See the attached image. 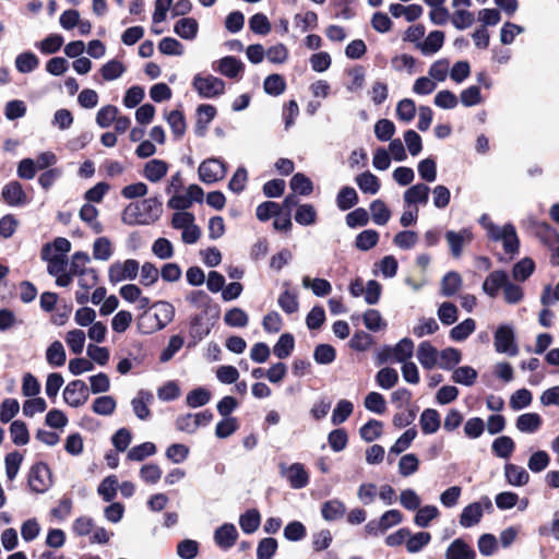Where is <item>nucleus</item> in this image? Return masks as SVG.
I'll use <instances>...</instances> for the list:
<instances>
[{"instance_id": "17", "label": "nucleus", "mask_w": 559, "mask_h": 559, "mask_svg": "<svg viewBox=\"0 0 559 559\" xmlns=\"http://www.w3.org/2000/svg\"><path fill=\"white\" fill-rule=\"evenodd\" d=\"M238 532L233 523H224L214 532V542L222 549H229L235 545Z\"/></svg>"}, {"instance_id": "13", "label": "nucleus", "mask_w": 559, "mask_h": 559, "mask_svg": "<svg viewBox=\"0 0 559 559\" xmlns=\"http://www.w3.org/2000/svg\"><path fill=\"white\" fill-rule=\"evenodd\" d=\"M1 197L9 206H22L27 202V195L22 183L16 180L4 185L1 190Z\"/></svg>"}, {"instance_id": "62", "label": "nucleus", "mask_w": 559, "mask_h": 559, "mask_svg": "<svg viewBox=\"0 0 559 559\" xmlns=\"http://www.w3.org/2000/svg\"><path fill=\"white\" fill-rule=\"evenodd\" d=\"M166 120L171 129V132L175 138L179 139L181 138L187 129V122L185 115L179 109L171 110L167 117Z\"/></svg>"}, {"instance_id": "33", "label": "nucleus", "mask_w": 559, "mask_h": 559, "mask_svg": "<svg viewBox=\"0 0 559 559\" xmlns=\"http://www.w3.org/2000/svg\"><path fill=\"white\" fill-rule=\"evenodd\" d=\"M491 450L497 457L508 460L515 450V442L509 436H500L492 441Z\"/></svg>"}, {"instance_id": "22", "label": "nucleus", "mask_w": 559, "mask_h": 559, "mask_svg": "<svg viewBox=\"0 0 559 559\" xmlns=\"http://www.w3.org/2000/svg\"><path fill=\"white\" fill-rule=\"evenodd\" d=\"M438 357H440V353L429 341H424L418 345L417 359L424 369H432L438 362Z\"/></svg>"}, {"instance_id": "21", "label": "nucleus", "mask_w": 559, "mask_h": 559, "mask_svg": "<svg viewBox=\"0 0 559 559\" xmlns=\"http://www.w3.org/2000/svg\"><path fill=\"white\" fill-rule=\"evenodd\" d=\"M216 70L228 79H237L243 72L245 64L235 56H225L218 60Z\"/></svg>"}, {"instance_id": "55", "label": "nucleus", "mask_w": 559, "mask_h": 559, "mask_svg": "<svg viewBox=\"0 0 559 559\" xmlns=\"http://www.w3.org/2000/svg\"><path fill=\"white\" fill-rule=\"evenodd\" d=\"M127 71L126 66L118 59H111L104 63L99 70L105 81H115Z\"/></svg>"}, {"instance_id": "5", "label": "nucleus", "mask_w": 559, "mask_h": 559, "mask_svg": "<svg viewBox=\"0 0 559 559\" xmlns=\"http://www.w3.org/2000/svg\"><path fill=\"white\" fill-rule=\"evenodd\" d=\"M226 174V163L217 157L203 160L198 168L199 179L205 185H212L222 180Z\"/></svg>"}, {"instance_id": "51", "label": "nucleus", "mask_w": 559, "mask_h": 559, "mask_svg": "<svg viewBox=\"0 0 559 559\" xmlns=\"http://www.w3.org/2000/svg\"><path fill=\"white\" fill-rule=\"evenodd\" d=\"M118 478L116 475L105 477L97 487V493L105 502H111L117 496Z\"/></svg>"}, {"instance_id": "37", "label": "nucleus", "mask_w": 559, "mask_h": 559, "mask_svg": "<svg viewBox=\"0 0 559 559\" xmlns=\"http://www.w3.org/2000/svg\"><path fill=\"white\" fill-rule=\"evenodd\" d=\"M431 540V534L426 531L412 533L407 536L405 542L406 550L409 554L420 552Z\"/></svg>"}, {"instance_id": "49", "label": "nucleus", "mask_w": 559, "mask_h": 559, "mask_svg": "<svg viewBox=\"0 0 559 559\" xmlns=\"http://www.w3.org/2000/svg\"><path fill=\"white\" fill-rule=\"evenodd\" d=\"M354 404L349 400H340L333 408L331 423L334 426H338L345 423L353 414Z\"/></svg>"}, {"instance_id": "18", "label": "nucleus", "mask_w": 559, "mask_h": 559, "mask_svg": "<svg viewBox=\"0 0 559 559\" xmlns=\"http://www.w3.org/2000/svg\"><path fill=\"white\" fill-rule=\"evenodd\" d=\"M509 274L504 270H496L489 273L481 285L483 292L491 298L498 296L499 290L504 286Z\"/></svg>"}, {"instance_id": "40", "label": "nucleus", "mask_w": 559, "mask_h": 559, "mask_svg": "<svg viewBox=\"0 0 559 559\" xmlns=\"http://www.w3.org/2000/svg\"><path fill=\"white\" fill-rule=\"evenodd\" d=\"M462 286V276L456 271H449L441 280V294L445 297L454 296Z\"/></svg>"}, {"instance_id": "7", "label": "nucleus", "mask_w": 559, "mask_h": 559, "mask_svg": "<svg viewBox=\"0 0 559 559\" xmlns=\"http://www.w3.org/2000/svg\"><path fill=\"white\" fill-rule=\"evenodd\" d=\"M140 263L135 259H127L123 262L116 261L108 269V280L111 284L136 278Z\"/></svg>"}, {"instance_id": "6", "label": "nucleus", "mask_w": 559, "mask_h": 559, "mask_svg": "<svg viewBox=\"0 0 559 559\" xmlns=\"http://www.w3.org/2000/svg\"><path fill=\"white\" fill-rule=\"evenodd\" d=\"M51 485V471L48 464L45 462H36L28 473L29 489L36 493H44Z\"/></svg>"}, {"instance_id": "39", "label": "nucleus", "mask_w": 559, "mask_h": 559, "mask_svg": "<svg viewBox=\"0 0 559 559\" xmlns=\"http://www.w3.org/2000/svg\"><path fill=\"white\" fill-rule=\"evenodd\" d=\"M295 348V337L292 333H283L273 346V354L278 359H285L290 356Z\"/></svg>"}, {"instance_id": "1", "label": "nucleus", "mask_w": 559, "mask_h": 559, "mask_svg": "<svg viewBox=\"0 0 559 559\" xmlns=\"http://www.w3.org/2000/svg\"><path fill=\"white\" fill-rule=\"evenodd\" d=\"M162 213V198L160 195H154L128 204L122 212L121 221L129 226L151 225L159 219Z\"/></svg>"}, {"instance_id": "2", "label": "nucleus", "mask_w": 559, "mask_h": 559, "mask_svg": "<svg viewBox=\"0 0 559 559\" xmlns=\"http://www.w3.org/2000/svg\"><path fill=\"white\" fill-rule=\"evenodd\" d=\"M485 229L492 241L502 242L506 253L511 255L519 253L520 239L516 234L515 226L512 223H507L502 228H500L495 223L488 222V225H485Z\"/></svg>"}, {"instance_id": "45", "label": "nucleus", "mask_w": 559, "mask_h": 559, "mask_svg": "<svg viewBox=\"0 0 559 559\" xmlns=\"http://www.w3.org/2000/svg\"><path fill=\"white\" fill-rule=\"evenodd\" d=\"M295 222L301 226H311L316 224L318 213L310 203L299 204L295 212Z\"/></svg>"}, {"instance_id": "58", "label": "nucleus", "mask_w": 559, "mask_h": 559, "mask_svg": "<svg viewBox=\"0 0 559 559\" xmlns=\"http://www.w3.org/2000/svg\"><path fill=\"white\" fill-rule=\"evenodd\" d=\"M10 435L15 445H26L29 442V431L23 420H13L10 425Z\"/></svg>"}, {"instance_id": "43", "label": "nucleus", "mask_w": 559, "mask_h": 559, "mask_svg": "<svg viewBox=\"0 0 559 559\" xmlns=\"http://www.w3.org/2000/svg\"><path fill=\"white\" fill-rule=\"evenodd\" d=\"M475 329H476L475 320L472 318H467V319L463 320L462 322H460L459 324H456L455 326H453L450 330L449 336L454 342H463L466 338H468V336L471 334L474 333Z\"/></svg>"}, {"instance_id": "9", "label": "nucleus", "mask_w": 559, "mask_h": 559, "mask_svg": "<svg viewBox=\"0 0 559 559\" xmlns=\"http://www.w3.org/2000/svg\"><path fill=\"white\" fill-rule=\"evenodd\" d=\"M280 473L286 477L293 489H302L309 484V474L302 463H293L288 467L280 464Z\"/></svg>"}, {"instance_id": "61", "label": "nucleus", "mask_w": 559, "mask_h": 559, "mask_svg": "<svg viewBox=\"0 0 559 559\" xmlns=\"http://www.w3.org/2000/svg\"><path fill=\"white\" fill-rule=\"evenodd\" d=\"M417 437V429L415 427L406 429L391 445L390 454L399 455L407 450L412 442Z\"/></svg>"}, {"instance_id": "60", "label": "nucleus", "mask_w": 559, "mask_h": 559, "mask_svg": "<svg viewBox=\"0 0 559 559\" xmlns=\"http://www.w3.org/2000/svg\"><path fill=\"white\" fill-rule=\"evenodd\" d=\"M277 215H282V207L277 202L264 201L255 209V216L260 222H267Z\"/></svg>"}, {"instance_id": "34", "label": "nucleus", "mask_w": 559, "mask_h": 559, "mask_svg": "<svg viewBox=\"0 0 559 559\" xmlns=\"http://www.w3.org/2000/svg\"><path fill=\"white\" fill-rule=\"evenodd\" d=\"M261 524V514L258 509H248L239 516V526L245 534H253Z\"/></svg>"}, {"instance_id": "11", "label": "nucleus", "mask_w": 559, "mask_h": 559, "mask_svg": "<svg viewBox=\"0 0 559 559\" xmlns=\"http://www.w3.org/2000/svg\"><path fill=\"white\" fill-rule=\"evenodd\" d=\"M444 237L449 243L451 254L454 258H460L463 252L464 243L471 242L474 238V235L471 228L464 227L459 231L447 230Z\"/></svg>"}, {"instance_id": "19", "label": "nucleus", "mask_w": 559, "mask_h": 559, "mask_svg": "<svg viewBox=\"0 0 559 559\" xmlns=\"http://www.w3.org/2000/svg\"><path fill=\"white\" fill-rule=\"evenodd\" d=\"M444 559H476V551L462 537H459L448 546Z\"/></svg>"}, {"instance_id": "15", "label": "nucleus", "mask_w": 559, "mask_h": 559, "mask_svg": "<svg viewBox=\"0 0 559 559\" xmlns=\"http://www.w3.org/2000/svg\"><path fill=\"white\" fill-rule=\"evenodd\" d=\"M430 188L424 182H418L411 186L403 193L404 204L411 205H426L429 200Z\"/></svg>"}, {"instance_id": "42", "label": "nucleus", "mask_w": 559, "mask_h": 559, "mask_svg": "<svg viewBox=\"0 0 559 559\" xmlns=\"http://www.w3.org/2000/svg\"><path fill=\"white\" fill-rule=\"evenodd\" d=\"M286 86L284 76L278 73L267 75L263 82L264 93L273 97L282 95L285 92Z\"/></svg>"}, {"instance_id": "27", "label": "nucleus", "mask_w": 559, "mask_h": 559, "mask_svg": "<svg viewBox=\"0 0 559 559\" xmlns=\"http://www.w3.org/2000/svg\"><path fill=\"white\" fill-rule=\"evenodd\" d=\"M420 428L424 435H432L437 432L441 426V417L437 409L426 408L420 414Z\"/></svg>"}, {"instance_id": "36", "label": "nucleus", "mask_w": 559, "mask_h": 559, "mask_svg": "<svg viewBox=\"0 0 559 559\" xmlns=\"http://www.w3.org/2000/svg\"><path fill=\"white\" fill-rule=\"evenodd\" d=\"M478 377V372L475 368L471 366H460L455 368L452 372L451 380L454 383L464 385V386H472Z\"/></svg>"}, {"instance_id": "38", "label": "nucleus", "mask_w": 559, "mask_h": 559, "mask_svg": "<svg viewBox=\"0 0 559 559\" xmlns=\"http://www.w3.org/2000/svg\"><path fill=\"white\" fill-rule=\"evenodd\" d=\"M46 360L51 367H62L67 361L66 349L60 341H53L46 349Z\"/></svg>"}, {"instance_id": "3", "label": "nucleus", "mask_w": 559, "mask_h": 559, "mask_svg": "<svg viewBox=\"0 0 559 559\" xmlns=\"http://www.w3.org/2000/svg\"><path fill=\"white\" fill-rule=\"evenodd\" d=\"M495 349L499 354L514 357L519 354V345L514 326L511 323H501L493 333Z\"/></svg>"}, {"instance_id": "30", "label": "nucleus", "mask_w": 559, "mask_h": 559, "mask_svg": "<svg viewBox=\"0 0 559 559\" xmlns=\"http://www.w3.org/2000/svg\"><path fill=\"white\" fill-rule=\"evenodd\" d=\"M359 202V195L352 186H343L336 194V205L340 211H348Z\"/></svg>"}, {"instance_id": "16", "label": "nucleus", "mask_w": 559, "mask_h": 559, "mask_svg": "<svg viewBox=\"0 0 559 559\" xmlns=\"http://www.w3.org/2000/svg\"><path fill=\"white\" fill-rule=\"evenodd\" d=\"M153 400V393L144 389L139 390L136 396L131 400L132 411L140 420H146L151 417L148 404L152 403Z\"/></svg>"}, {"instance_id": "41", "label": "nucleus", "mask_w": 559, "mask_h": 559, "mask_svg": "<svg viewBox=\"0 0 559 559\" xmlns=\"http://www.w3.org/2000/svg\"><path fill=\"white\" fill-rule=\"evenodd\" d=\"M39 66V58L31 50L19 53L15 58V68L20 73L33 72Z\"/></svg>"}, {"instance_id": "50", "label": "nucleus", "mask_w": 559, "mask_h": 559, "mask_svg": "<svg viewBox=\"0 0 559 559\" xmlns=\"http://www.w3.org/2000/svg\"><path fill=\"white\" fill-rule=\"evenodd\" d=\"M302 286L305 288H310L312 294L317 297H325L332 292L331 283L328 280L321 277L310 280L309 276H305L302 278Z\"/></svg>"}, {"instance_id": "57", "label": "nucleus", "mask_w": 559, "mask_h": 559, "mask_svg": "<svg viewBox=\"0 0 559 559\" xmlns=\"http://www.w3.org/2000/svg\"><path fill=\"white\" fill-rule=\"evenodd\" d=\"M63 36L61 34H49L41 41L36 43V47L44 55H52L60 50L63 45Z\"/></svg>"}, {"instance_id": "56", "label": "nucleus", "mask_w": 559, "mask_h": 559, "mask_svg": "<svg viewBox=\"0 0 559 559\" xmlns=\"http://www.w3.org/2000/svg\"><path fill=\"white\" fill-rule=\"evenodd\" d=\"M117 402L111 395H102L96 397L92 404V411L100 416H110L115 413Z\"/></svg>"}, {"instance_id": "23", "label": "nucleus", "mask_w": 559, "mask_h": 559, "mask_svg": "<svg viewBox=\"0 0 559 559\" xmlns=\"http://www.w3.org/2000/svg\"><path fill=\"white\" fill-rule=\"evenodd\" d=\"M445 35L442 31H431L423 43H417L416 47L424 56H431L438 52L444 43Z\"/></svg>"}, {"instance_id": "20", "label": "nucleus", "mask_w": 559, "mask_h": 559, "mask_svg": "<svg viewBox=\"0 0 559 559\" xmlns=\"http://www.w3.org/2000/svg\"><path fill=\"white\" fill-rule=\"evenodd\" d=\"M169 165L164 159L153 158L145 163L143 177L150 182L160 181L168 173Z\"/></svg>"}, {"instance_id": "12", "label": "nucleus", "mask_w": 559, "mask_h": 559, "mask_svg": "<svg viewBox=\"0 0 559 559\" xmlns=\"http://www.w3.org/2000/svg\"><path fill=\"white\" fill-rule=\"evenodd\" d=\"M71 250V242L64 237H56L51 242L43 245L40 250L41 260L68 258Z\"/></svg>"}, {"instance_id": "26", "label": "nucleus", "mask_w": 559, "mask_h": 559, "mask_svg": "<svg viewBox=\"0 0 559 559\" xmlns=\"http://www.w3.org/2000/svg\"><path fill=\"white\" fill-rule=\"evenodd\" d=\"M483 514L481 503L477 501L472 502L463 508L460 514V524L465 528L473 527L480 522Z\"/></svg>"}, {"instance_id": "32", "label": "nucleus", "mask_w": 559, "mask_h": 559, "mask_svg": "<svg viewBox=\"0 0 559 559\" xmlns=\"http://www.w3.org/2000/svg\"><path fill=\"white\" fill-rule=\"evenodd\" d=\"M345 512L346 507L344 502L338 499L328 500L321 506V515L328 522L342 519Z\"/></svg>"}, {"instance_id": "59", "label": "nucleus", "mask_w": 559, "mask_h": 559, "mask_svg": "<svg viewBox=\"0 0 559 559\" xmlns=\"http://www.w3.org/2000/svg\"><path fill=\"white\" fill-rule=\"evenodd\" d=\"M417 171L425 182H433L437 179V160L435 156L421 159L417 165Z\"/></svg>"}, {"instance_id": "52", "label": "nucleus", "mask_w": 559, "mask_h": 559, "mask_svg": "<svg viewBox=\"0 0 559 559\" xmlns=\"http://www.w3.org/2000/svg\"><path fill=\"white\" fill-rule=\"evenodd\" d=\"M462 360V353L455 347H447L440 352L439 367L443 370H454Z\"/></svg>"}, {"instance_id": "48", "label": "nucleus", "mask_w": 559, "mask_h": 559, "mask_svg": "<svg viewBox=\"0 0 559 559\" xmlns=\"http://www.w3.org/2000/svg\"><path fill=\"white\" fill-rule=\"evenodd\" d=\"M383 423L378 419H369L359 428V436L366 442H372L382 436Z\"/></svg>"}, {"instance_id": "31", "label": "nucleus", "mask_w": 559, "mask_h": 559, "mask_svg": "<svg viewBox=\"0 0 559 559\" xmlns=\"http://www.w3.org/2000/svg\"><path fill=\"white\" fill-rule=\"evenodd\" d=\"M355 182L362 193L376 194L380 190L379 178L371 171L366 170L355 177Z\"/></svg>"}, {"instance_id": "14", "label": "nucleus", "mask_w": 559, "mask_h": 559, "mask_svg": "<svg viewBox=\"0 0 559 559\" xmlns=\"http://www.w3.org/2000/svg\"><path fill=\"white\" fill-rule=\"evenodd\" d=\"M216 107L212 104H200L197 107L198 119L194 126V134L204 138L210 122L216 117Z\"/></svg>"}, {"instance_id": "4", "label": "nucleus", "mask_w": 559, "mask_h": 559, "mask_svg": "<svg viewBox=\"0 0 559 559\" xmlns=\"http://www.w3.org/2000/svg\"><path fill=\"white\" fill-rule=\"evenodd\" d=\"M192 87L201 98L211 99L224 94L225 82L212 74L203 76L201 73H198L193 76Z\"/></svg>"}, {"instance_id": "8", "label": "nucleus", "mask_w": 559, "mask_h": 559, "mask_svg": "<svg viewBox=\"0 0 559 559\" xmlns=\"http://www.w3.org/2000/svg\"><path fill=\"white\" fill-rule=\"evenodd\" d=\"M90 390L83 380H72L63 389V401L73 408L83 406L90 399Z\"/></svg>"}, {"instance_id": "10", "label": "nucleus", "mask_w": 559, "mask_h": 559, "mask_svg": "<svg viewBox=\"0 0 559 559\" xmlns=\"http://www.w3.org/2000/svg\"><path fill=\"white\" fill-rule=\"evenodd\" d=\"M213 328V323L204 322L199 313H194L189 319V342L187 347L197 346L204 337H206Z\"/></svg>"}, {"instance_id": "46", "label": "nucleus", "mask_w": 559, "mask_h": 559, "mask_svg": "<svg viewBox=\"0 0 559 559\" xmlns=\"http://www.w3.org/2000/svg\"><path fill=\"white\" fill-rule=\"evenodd\" d=\"M440 515L439 509L432 504H426L419 507L414 516V523L418 527L426 528L430 525V522Z\"/></svg>"}, {"instance_id": "28", "label": "nucleus", "mask_w": 559, "mask_h": 559, "mask_svg": "<svg viewBox=\"0 0 559 559\" xmlns=\"http://www.w3.org/2000/svg\"><path fill=\"white\" fill-rule=\"evenodd\" d=\"M543 425V418L537 413H525L520 415L515 420V427L523 433H534Z\"/></svg>"}, {"instance_id": "54", "label": "nucleus", "mask_w": 559, "mask_h": 559, "mask_svg": "<svg viewBox=\"0 0 559 559\" xmlns=\"http://www.w3.org/2000/svg\"><path fill=\"white\" fill-rule=\"evenodd\" d=\"M370 212L372 222L376 225L383 226L390 221L391 211L385 202L380 199L373 200L370 203Z\"/></svg>"}, {"instance_id": "53", "label": "nucleus", "mask_w": 559, "mask_h": 559, "mask_svg": "<svg viewBox=\"0 0 559 559\" xmlns=\"http://www.w3.org/2000/svg\"><path fill=\"white\" fill-rule=\"evenodd\" d=\"M157 448L155 443L146 441L141 444L132 447L127 454L129 461L142 462L146 457L152 456L156 453Z\"/></svg>"}, {"instance_id": "63", "label": "nucleus", "mask_w": 559, "mask_h": 559, "mask_svg": "<svg viewBox=\"0 0 559 559\" xmlns=\"http://www.w3.org/2000/svg\"><path fill=\"white\" fill-rule=\"evenodd\" d=\"M210 401L211 392L203 386L192 389L186 396V403L191 408L202 407L206 405Z\"/></svg>"}, {"instance_id": "44", "label": "nucleus", "mask_w": 559, "mask_h": 559, "mask_svg": "<svg viewBox=\"0 0 559 559\" xmlns=\"http://www.w3.org/2000/svg\"><path fill=\"white\" fill-rule=\"evenodd\" d=\"M380 239V235L376 229H365L355 238V247L360 251H369L374 248Z\"/></svg>"}, {"instance_id": "35", "label": "nucleus", "mask_w": 559, "mask_h": 559, "mask_svg": "<svg viewBox=\"0 0 559 559\" xmlns=\"http://www.w3.org/2000/svg\"><path fill=\"white\" fill-rule=\"evenodd\" d=\"M535 262L532 258L525 257L513 264L512 277L518 282L527 281L535 271Z\"/></svg>"}, {"instance_id": "29", "label": "nucleus", "mask_w": 559, "mask_h": 559, "mask_svg": "<svg viewBox=\"0 0 559 559\" xmlns=\"http://www.w3.org/2000/svg\"><path fill=\"white\" fill-rule=\"evenodd\" d=\"M199 24L193 17H181L174 25V32L180 38L192 40L197 37Z\"/></svg>"}, {"instance_id": "47", "label": "nucleus", "mask_w": 559, "mask_h": 559, "mask_svg": "<svg viewBox=\"0 0 559 559\" xmlns=\"http://www.w3.org/2000/svg\"><path fill=\"white\" fill-rule=\"evenodd\" d=\"M289 187L294 193L299 195H309L313 191V183L309 177L304 173H296L293 175L289 181Z\"/></svg>"}, {"instance_id": "25", "label": "nucleus", "mask_w": 559, "mask_h": 559, "mask_svg": "<svg viewBox=\"0 0 559 559\" xmlns=\"http://www.w3.org/2000/svg\"><path fill=\"white\" fill-rule=\"evenodd\" d=\"M504 477L507 483L514 487H522L530 480L528 472L524 467L513 463L504 464Z\"/></svg>"}, {"instance_id": "24", "label": "nucleus", "mask_w": 559, "mask_h": 559, "mask_svg": "<svg viewBox=\"0 0 559 559\" xmlns=\"http://www.w3.org/2000/svg\"><path fill=\"white\" fill-rule=\"evenodd\" d=\"M156 309L154 318L156 320V331H160L167 326L175 318V307L165 300H158L153 305Z\"/></svg>"}, {"instance_id": "64", "label": "nucleus", "mask_w": 559, "mask_h": 559, "mask_svg": "<svg viewBox=\"0 0 559 559\" xmlns=\"http://www.w3.org/2000/svg\"><path fill=\"white\" fill-rule=\"evenodd\" d=\"M537 235L540 241L548 248L559 243V231L547 222L538 224Z\"/></svg>"}]
</instances>
